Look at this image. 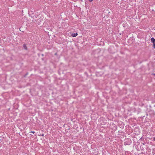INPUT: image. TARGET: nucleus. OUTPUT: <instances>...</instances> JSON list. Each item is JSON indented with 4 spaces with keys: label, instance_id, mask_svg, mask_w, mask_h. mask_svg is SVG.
I'll return each mask as SVG.
<instances>
[{
    "label": "nucleus",
    "instance_id": "6",
    "mask_svg": "<svg viewBox=\"0 0 155 155\" xmlns=\"http://www.w3.org/2000/svg\"><path fill=\"white\" fill-rule=\"evenodd\" d=\"M152 75H153V76H155V74H154V73H153V74H152Z\"/></svg>",
    "mask_w": 155,
    "mask_h": 155
},
{
    "label": "nucleus",
    "instance_id": "1",
    "mask_svg": "<svg viewBox=\"0 0 155 155\" xmlns=\"http://www.w3.org/2000/svg\"><path fill=\"white\" fill-rule=\"evenodd\" d=\"M151 41L153 43V44H154L155 41L154 38H152L151 39Z\"/></svg>",
    "mask_w": 155,
    "mask_h": 155
},
{
    "label": "nucleus",
    "instance_id": "5",
    "mask_svg": "<svg viewBox=\"0 0 155 155\" xmlns=\"http://www.w3.org/2000/svg\"><path fill=\"white\" fill-rule=\"evenodd\" d=\"M35 133L34 131H31L30 132V133H32L33 134H34Z\"/></svg>",
    "mask_w": 155,
    "mask_h": 155
},
{
    "label": "nucleus",
    "instance_id": "4",
    "mask_svg": "<svg viewBox=\"0 0 155 155\" xmlns=\"http://www.w3.org/2000/svg\"><path fill=\"white\" fill-rule=\"evenodd\" d=\"M153 45L154 48H155V43L153 44Z\"/></svg>",
    "mask_w": 155,
    "mask_h": 155
},
{
    "label": "nucleus",
    "instance_id": "2",
    "mask_svg": "<svg viewBox=\"0 0 155 155\" xmlns=\"http://www.w3.org/2000/svg\"><path fill=\"white\" fill-rule=\"evenodd\" d=\"M78 35V34L77 33H73L72 34L71 36L73 37H75Z\"/></svg>",
    "mask_w": 155,
    "mask_h": 155
},
{
    "label": "nucleus",
    "instance_id": "3",
    "mask_svg": "<svg viewBox=\"0 0 155 155\" xmlns=\"http://www.w3.org/2000/svg\"><path fill=\"white\" fill-rule=\"evenodd\" d=\"M25 49H27L26 45V44H24L23 45Z\"/></svg>",
    "mask_w": 155,
    "mask_h": 155
},
{
    "label": "nucleus",
    "instance_id": "8",
    "mask_svg": "<svg viewBox=\"0 0 155 155\" xmlns=\"http://www.w3.org/2000/svg\"><path fill=\"white\" fill-rule=\"evenodd\" d=\"M153 140H154L155 141V137H154L153 138Z\"/></svg>",
    "mask_w": 155,
    "mask_h": 155
},
{
    "label": "nucleus",
    "instance_id": "7",
    "mask_svg": "<svg viewBox=\"0 0 155 155\" xmlns=\"http://www.w3.org/2000/svg\"><path fill=\"white\" fill-rule=\"evenodd\" d=\"M93 0H89V1L90 2H91Z\"/></svg>",
    "mask_w": 155,
    "mask_h": 155
}]
</instances>
